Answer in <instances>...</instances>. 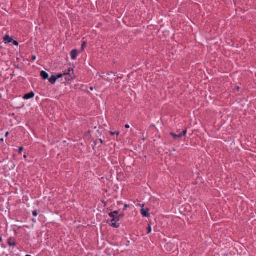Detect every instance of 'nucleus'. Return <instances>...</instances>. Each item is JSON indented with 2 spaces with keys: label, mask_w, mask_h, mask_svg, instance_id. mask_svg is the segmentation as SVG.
<instances>
[{
  "label": "nucleus",
  "mask_w": 256,
  "mask_h": 256,
  "mask_svg": "<svg viewBox=\"0 0 256 256\" xmlns=\"http://www.w3.org/2000/svg\"><path fill=\"white\" fill-rule=\"evenodd\" d=\"M48 82L52 84H54L56 82L57 80L54 74H52L50 78L48 79Z\"/></svg>",
  "instance_id": "obj_7"
},
{
  "label": "nucleus",
  "mask_w": 256,
  "mask_h": 256,
  "mask_svg": "<svg viewBox=\"0 0 256 256\" xmlns=\"http://www.w3.org/2000/svg\"><path fill=\"white\" fill-rule=\"evenodd\" d=\"M4 142V139L3 138L0 139V142Z\"/></svg>",
  "instance_id": "obj_26"
},
{
  "label": "nucleus",
  "mask_w": 256,
  "mask_h": 256,
  "mask_svg": "<svg viewBox=\"0 0 256 256\" xmlns=\"http://www.w3.org/2000/svg\"><path fill=\"white\" fill-rule=\"evenodd\" d=\"M40 76L44 80H48L49 78L48 74L44 70L40 72Z\"/></svg>",
  "instance_id": "obj_8"
},
{
  "label": "nucleus",
  "mask_w": 256,
  "mask_h": 256,
  "mask_svg": "<svg viewBox=\"0 0 256 256\" xmlns=\"http://www.w3.org/2000/svg\"><path fill=\"white\" fill-rule=\"evenodd\" d=\"M108 216L112 218L115 216V215H114L112 212H110V213L108 214Z\"/></svg>",
  "instance_id": "obj_20"
},
{
  "label": "nucleus",
  "mask_w": 256,
  "mask_h": 256,
  "mask_svg": "<svg viewBox=\"0 0 256 256\" xmlns=\"http://www.w3.org/2000/svg\"><path fill=\"white\" fill-rule=\"evenodd\" d=\"M14 46H18V42L14 40H13L12 42Z\"/></svg>",
  "instance_id": "obj_15"
},
{
  "label": "nucleus",
  "mask_w": 256,
  "mask_h": 256,
  "mask_svg": "<svg viewBox=\"0 0 256 256\" xmlns=\"http://www.w3.org/2000/svg\"><path fill=\"white\" fill-rule=\"evenodd\" d=\"M34 95H35L34 93L32 91L30 92L25 94L23 96V98L24 100H29V99L33 98L34 96Z\"/></svg>",
  "instance_id": "obj_6"
},
{
  "label": "nucleus",
  "mask_w": 256,
  "mask_h": 256,
  "mask_svg": "<svg viewBox=\"0 0 256 256\" xmlns=\"http://www.w3.org/2000/svg\"><path fill=\"white\" fill-rule=\"evenodd\" d=\"M58 82H60L62 84H64L65 85H66L67 83H68V82H64V78H60V80Z\"/></svg>",
  "instance_id": "obj_12"
},
{
  "label": "nucleus",
  "mask_w": 256,
  "mask_h": 256,
  "mask_svg": "<svg viewBox=\"0 0 256 256\" xmlns=\"http://www.w3.org/2000/svg\"><path fill=\"white\" fill-rule=\"evenodd\" d=\"M38 214L36 212V210H34L32 212V215L34 216H38Z\"/></svg>",
  "instance_id": "obj_19"
},
{
  "label": "nucleus",
  "mask_w": 256,
  "mask_h": 256,
  "mask_svg": "<svg viewBox=\"0 0 256 256\" xmlns=\"http://www.w3.org/2000/svg\"><path fill=\"white\" fill-rule=\"evenodd\" d=\"M8 244L10 246H16V242L15 238H13V237H10L8 240Z\"/></svg>",
  "instance_id": "obj_5"
},
{
  "label": "nucleus",
  "mask_w": 256,
  "mask_h": 256,
  "mask_svg": "<svg viewBox=\"0 0 256 256\" xmlns=\"http://www.w3.org/2000/svg\"><path fill=\"white\" fill-rule=\"evenodd\" d=\"M90 134V132H88L87 133V134Z\"/></svg>",
  "instance_id": "obj_34"
},
{
  "label": "nucleus",
  "mask_w": 256,
  "mask_h": 256,
  "mask_svg": "<svg viewBox=\"0 0 256 256\" xmlns=\"http://www.w3.org/2000/svg\"><path fill=\"white\" fill-rule=\"evenodd\" d=\"M98 141H100V144H102L104 142V141L101 139H98V140L94 142L95 145H96L98 144Z\"/></svg>",
  "instance_id": "obj_14"
},
{
  "label": "nucleus",
  "mask_w": 256,
  "mask_h": 256,
  "mask_svg": "<svg viewBox=\"0 0 256 256\" xmlns=\"http://www.w3.org/2000/svg\"><path fill=\"white\" fill-rule=\"evenodd\" d=\"M2 242V237H0V242Z\"/></svg>",
  "instance_id": "obj_28"
},
{
  "label": "nucleus",
  "mask_w": 256,
  "mask_h": 256,
  "mask_svg": "<svg viewBox=\"0 0 256 256\" xmlns=\"http://www.w3.org/2000/svg\"><path fill=\"white\" fill-rule=\"evenodd\" d=\"M36 56H32V60H36Z\"/></svg>",
  "instance_id": "obj_23"
},
{
  "label": "nucleus",
  "mask_w": 256,
  "mask_h": 256,
  "mask_svg": "<svg viewBox=\"0 0 256 256\" xmlns=\"http://www.w3.org/2000/svg\"><path fill=\"white\" fill-rule=\"evenodd\" d=\"M149 210H150L149 208H144L142 207L140 210V213L143 216L148 218L150 215V214L149 213Z\"/></svg>",
  "instance_id": "obj_4"
},
{
  "label": "nucleus",
  "mask_w": 256,
  "mask_h": 256,
  "mask_svg": "<svg viewBox=\"0 0 256 256\" xmlns=\"http://www.w3.org/2000/svg\"><path fill=\"white\" fill-rule=\"evenodd\" d=\"M78 55V51L76 50H73L70 52V56L72 60H74Z\"/></svg>",
  "instance_id": "obj_10"
},
{
  "label": "nucleus",
  "mask_w": 256,
  "mask_h": 256,
  "mask_svg": "<svg viewBox=\"0 0 256 256\" xmlns=\"http://www.w3.org/2000/svg\"><path fill=\"white\" fill-rule=\"evenodd\" d=\"M120 218L118 216H115L111 220L112 224L111 226L115 228H118L120 227V224L118 222L120 220Z\"/></svg>",
  "instance_id": "obj_2"
},
{
  "label": "nucleus",
  "mask_w": 256,
  "mask_h": 256,
  "mask_svg": "<svg viewBox=\"0 0 256 256\" xmlns=\"http://www.w3.org/2000/svg\"><path fill=\"white\" fill-rule=\"evenodd\" d=\"M186 133H187V130L186 129V130H184L182 132H181L180 133L178 134H176L173 132H170V134L171 136H172L174 138L175 140H176L178 138H181L183 136H184Z\"/></svg>",
  "instance_id": "obj_3"
},
{
  "label": "nucleus",
  "mask_w": 256,
  "mask_h": 256,
  "mask_svg": "<svg viewBox=\"0 0 256 256\" xmlns=\"http://www.w3.org/2000/svg\"><path fill=\"white\" fill-rule=\"evenodd\" d=\"M26 256H32L28 254V255H26Z\"/></svg>",
  "instance_id": "obj_32"
},
{
  "label": "nucleus",
  "mask_w": 256,
  "mask_h": 256,
  "mask_svg": "<svg viewBox=\"0 0 256 256\" xmlns=\"http://www.w3.org/2000/svg\"><path fill=\"white\" fill-rule=\"evenodd\" d=\"M129 243H130V242L128 241V242H127L126 246H128Z\"/></svg>",
  "instance_id": "obj_29"
},
{
  "label": "nucleus",
  "mask_w": 256,
  "mask_h": 256,
  "mask_svg": "<svg viewBox=\"0 0 256 256\" xmlns=\"http://www.w3.org/2000/svg\"><path fill=\"white\" fill-rule=\"evenodd\" d=\"M124 213L120 214L119 215H118V218L120 220L124 216Z\"/></svg>",
  "instance_id": "obj_16"
},
{
  "label": "nucleus",
  "mask_w": 256,
  "mask_h": 256,
  "mask_svg": "<svg viewBox=\"0 0 256 256\" xmlns=\"http://www.w3.org/2000/svg\"><path fill=\"white\" fill-rule=\"evenodd\" d=\"M26 158V155L24 156V158Z\"/></svg>",
  "instance_id": "obj_31"
},
{
  "label": "nucleus",
  "mask_w": 256,
  "mask_h": 256,
  "mask_svg": "<svg viewBox=\"0 0 256 256\" xmlns=\"http://www.w3.org/2000/svg\"><path fill=\"white\" fill-rule=\"evenodd\" d=\"M128 207H129V205L127 204H125L124 205V210H126V208H128Z\"/></svg>",
  "instance_id": "obj_22"
},
{
  "label": "nucleus",
  "mask_w": 256,
  "mask_h": 256,
  "mask_svg": "<svg viewBox=\"0 0 256 256\" xmlns=\"http://www.w3.org/2000/svg\"><path fill=\"white\" fill-rule=\"evenodd\" d=\"M124 126H125V128H130V126L128 124H126Z\"/></svg>",
  "instance_id": "obj_24"
},
{
  "label": "nucleus",
  "mask_w": 256,
  "mask_h": 256,
  "mask_svg": "<svg viewBox=\"0 0 256 256\" xmlns=\"http://www.w3.org/2000/svg\"><path fill=\"white\" fill-rule=\"evenodd\" d=\"M110 134L112 136H114L116 134H117V135L119 134V132H110Z\"/></svg>",
  "instance_id": "obj_17"
},
{
  "label": "nucleus",
  "mask_w": 256,
  "mask_h": 256,
  "mask_svg": "<svg viewBox=\"0 0 256 256\" xmlns=\"http://www.w3.org/2000/svg\"><path fill=\"white\" fill-rule=\"evenodd\" d=\"M54 74L58 81L60 78H64L65 82L70 83L72 80L76 78L74 70L72 68H70L66 70L62 73Z\"/></svg>",
  "instance_id": "obj_1"
},
{
  "label": "nucleus",
  "mask_w": 256,
  "mask_h": 256,
  "mask_svg": "<svg viewBox=\"0 0 256 256\" xmlns=\"http://www.w3.org/2000/svg\"><path fill=\"white\" fill-rule=\"evenodd\" d=\"M9 135V132H7L5 134V136L6 137H8V136Z\"/></svg>",
  "instance_id": "obj_25"
},
{
  "label": "nucleus",
  "mask_w": 256,
  "mask_h": 256,
  "mask_svg": "<svg viewBox=\"0 0 256 256\" xmlns=\"http://www.w3.org/2000/svg\"><path fill=\"white\" fill-rule=\"evenodd\" d=\"M90 134V132H88L87 133V134Z\"/></svg>",
  "instance_id": "obj_35"
},
{
  "label": "nucleus",
  "mask_w": 256,
  "mask_h": 256,
  "mask_svg": "<svg viewBox=\"0 0 256 256\" xmlns=\"http://www.w3.org/2000/svg\"><path fill=\"white\" fill-rule=\"evenodd\" d=\"M237 89H238V90H239V89H240V87L237 86Z\"/></svg>",
  "instance_id": "obj_30"
},
{
  "label": "nucleus",
  "mask_w": 256,
  "mask_h": 256,
  "mask_svg": "<svg viewBox=\"0 0 256 256\" xmlns=\"http://www.w3.org/2000/svg\"><path fill=\"white\" fill-rule=\"evenodd\" d=\"M118 204H120V202H118Z\"/></svg>",
  "instance_id": "obj_33"
},
{
  "label": "nucleus",
  "mask_w": 256,
  "mask_h": 256,
  "mask_svg": "<svg viewBox=\"0 0 256 256\" xmlns=\"http://www.w3.org/2000/svg\"><path fill=\"white\" fill-rule=\"evenodd\" d=\"M90 90H94V88H93V87H92V86L90 87Z\"/></svg>",
  "instance_id": "obj_27"
},
{
  "label": "nucleus",
  "mask_w": 256,
  "mask_h": 256,
  "mask_svg": "<svg viewBox=\"0 0 256 256\" xmlns=\"http://www.w3.org/2000/svg\"><path fill=\"white\" fill-rule=\"evenodd\" d=\"M24 150V148L21 146V147H20L19 148V149H18V152L20 154H22V152Z\"/></svg>",
  "instance_id": "obj_18"
},
{
  "label": "nucleus",
  "mask_w": 256,
  "mask_h": 256,
  "mask_svg": "<svg viewBox=\"0 0 256 256\" xmlns=\"http://www.w3.org/2000/svg\"><path fill=\"white\" fill-rule=\"evenodd\" d=\"M4 40L5 42V44L11 42L13 40L12 38L8 35H6L4 38Z\"/></svg>",
  "instance_id": "obj_9"
},
{
  "label": "nucleus",
  "mask_w": 256,
  "mask_h": 256,
  "mask_svg": "<svg viewBox=\"0 0 256 256\" xmlns=\"http://www.w3.org/2000/svg\"><path fill=\"white\" fill-rule=\"evenodd\" d=\"M147 230H148V232H147L148 234H149L151 232H152V228H151V226H150V224H148V226L147 228Z\"/></svg>",
  "instance_id": "obj_13"
},
{
  "label": "nucleus",
  "mask_w": 256,
  "mask_h": 256,
  "mask_svg": "<svg viewBox=\"0 0 256 256\" xmlns=\"http://www.w3.org/2000/svg\"><path fill=\"white\" fill-rule=\"evenodd\" d=\"M86 45H87V43H86V41L82 42V46H81V50L82 51L84 50L86 48Z\"/></svg>",
  "instance_id": "obj_11"
},
{
  "label": "nucleus",
  "mask_w": 256,
  "mask_h": 256,
  "mask_svg": "<svg viewBox=\"0 0 256 256\" xmlns=\"http://www.w3.org/2000/svg\"><path fill=\"white\" fill-rule=\"evenodd\" d=\"M112 212L115 216H116V215H118V210H116V211H114V212Z\"/></svg>",
  "instance_id": "obj_21"
}]
</instances>
